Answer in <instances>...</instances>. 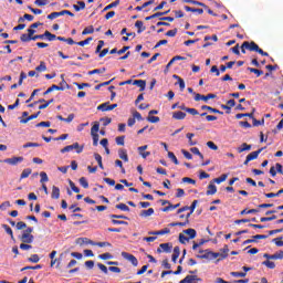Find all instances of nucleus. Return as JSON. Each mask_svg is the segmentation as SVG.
I'll list each match as a JSON object with an SVG mask.
<instances>
[{
    "label": "nucleus",
    "mask_w": 283,
    "mask_h": 283,
    "mask_svg": "<svg viewBox=\"0 0 283 283\" xmlns=\"http://www.w3.org/2000/svg\"><path fill=\"white\" fill-rule=\"evenodd\" d=\"M243 48H245V50H249L250 52H258V54H261V56H269V53L260 49V46L255 42L245 41L243 42Z\"/></svg>",
    "instance_id": "obj_1"
},
{
    "label": "nucleus",
    "mask_w": 283,
    "mask_h": 283,
    "mask_svg": "<svg viewBox=\"0 0 283 283\" xmlns=\"http://www.w3.org/2000/svg\"><path fill=\"white\" fill-rule=\"evenodd\" d=\"M75 149L76 154H83L84 146H80L78 143H74L73 145H69L61 149V154H66L67 151H73Z\"/></svg>",
    "instance_id": "obj_2"
},
{
    "label": "nucleus",
    "mask_w": 283,
    "mask_h": 283,
    "mask_svg": "<svg viewBox=\"0 0 283 283\" xmlns=\"http://www.w3.org/2000/svg\"><path fill=\"white\" fill-rule=\"evenodd\" d=\"M18 238L24 244H32L34 242V235L28 234L27 232H23V231H22V234H20Z\"/></svg>",
    "instance_id": "obj_3"
},
{
    "label": "nucleus",
    "mask_w": 283,
    "mask_h": 283,
    "mask_svg": "<svg viewBox=\"0 0 283 283\" xmlns=\"http://www.w3.org/2000/svg\"><path fill=\"white\" fill-rule=\"evenodd\" d=\"M118 107V104H112L109 105V102L103 103L97 106V109L99 112H112L113 109H116Z\"/></svg>",
    "instance_id": "obj_4"
},
{
    "label": "nucleus",
    "mask_w": 283,
    "mask_h": 283,
    "mask_svg": "<svg viewBox=\"0 0 283 283\" xmlns=\"http://www.w3.org/2000/svg\"><path fill=\"white\" fill-rule=\"evenodd\" d=\"M122 256L125 260H128V262H130L133 266H138V259H136V256H134L133 254H129L127 252H122Z\"/></svg>",
    "instance_id": "obj_5"
},
{
    "label": "nucleus",
    "mask_w": 283,
    "mask_h": 283,
    "mask_svg": "<svg viewBox=\"0 0 283 283\" xmlns=\"http://www.w3.org/2000/svg\"><path fill=\"white\" fill-rule=\"evenodd\" d=\"M266 238H269V235L266 234H256V235H253V239L245 240L243 242V245L251 244L252 242H256V240H266Z\"/></svg>",
    "instance_id": "obj_6"
},
{
    "label": "nucleus",
    "mask_w": 283,
    "mask_h": 283,
    "mask_svg": "<svg viewBox=\"0 0 283 283\" xmlns=\"http://www.w3.org/2000/svg\"><path fill=\"white\" fill-rule=\"evenodd\" d=\"M210 98H216V94L201 95L199 93L195 94V101H209Z\"/></svg>",
    "instance_id": "obj_7"
},
{
    "label": "nucleus",
    "mask_w": 283,
    "mask_h": 283,
    "mask_svg": "<svg viewBox=\"0 0 283 283\" xmlns=\"http://www.w3.org/2000/svg\"><path fill=\"white\" fill-rule=\"evenodd\" d=\"M7 165H19V163H23V157H12L3 160Z\"/></svg>",
    "instance_id": "obj_8"
},
{
    "label": "nucleus",
    "mask_w": 283,
    "mask_h": 283,
    "mask_svg": "<svg viewBox=\"0 0 283 283\" xmlns=\"http://www.w3.org/2000/svg\"><path fill=\"white\" fill-rule=\"evenodd\" d=\"M75 243L80 244V247H83V244H92V247H94V244H96V242L90 240L88 238H77Z\"/></svg>",
    "instance_id": "obj_9"
},
{
    "label": "nucleus",
    "mask_w": 283,
    "mask_h": 283,
    "mask_svg": "<svg viewBox=\"0 0 283 283\" xmlns=\"http://www.w3.org/2000/svg\"><path fill=\"white\" fill-rule=\"evenodd\" d=\"M61 82L60 85H57V91L63 92V90H70V84H67V82H65V75L62 74L61 75Z\"/></svg>",
    "instance_id": "obj_10"
},
{
    "label": "nucleus",
    "mask_w": 283,
    "mask_h": 283,
    "mask_svg": "<svg viewBox=\"0 0 283 283\" xmlns=\"http://www.w3.org/2000/svg\"><path fill=\"white\" fill-rule=\"evenodd\" d=\"M199 253L201 254H198L197 258H199V260H211V251L209 250H201L199 251Z\"/></svg>",
    "instance_id": "obj_11"
},
{
    "label": "nucleus",
    "mask_w": 283,
    "mask_h": 283,
    "mask_svg": "<svg viewBox=\"0 0 283 283\" xmlns=\"http://www.w3.org/2000/svg\"><path fill=\"white\" fill-rule=\"evenodd\" d=\"M133 85H137L139 87V92H145V87H147V82L145 80H135Z\"/></svg>",
    "instance_id": "obj_12"
},
{
    "label": "nucleus",
    "mask_w": 283,
    "mask_h": 283,
    "mask_svg": "<svg viewBox=\"0 0 283 283\" xmlns=\"http://www.w3.org/2000/svg\"><path fill=\"white\" fill-rule=\"evenodd\" d=\"M158 253H171V247L169 245V243H161L159 245V249H157Z\"/></svg>",
    "instance_id": "obj_13"
},
{
    "label": "nucleus",
    "mask_w": 283,
    "mask_h": 283,
    "mask_svg": "<svg viewBox=\"0 0 283 283\" xmlns=\"http://www.w3.org/2000/svg\"><path fill=\"white\" fill-rule=\"evenodd\" d=\"M51 198L53 200H59V198H61V189H59V187H56V186L52 187Z\"/></svg>",
    "instance_id": "obj_14"
},
{
    "label": "nucleus",
    "mask_w": 283,
    "mask_h": 283,
    "mask_svg": "<svg viewBox=\"0 0 283 283\" xmlns=\"http://www.w3.org/2000/svg\"><path fill=\"white\" fill-rule=\"evenodd\" d=\"M172 118H175V120H185V118H187V113H184L181 111L175 112L172 114Z\"/></svg>",
    "instance_id": "obj_15"
},
{
    "label": "nucleus",
    "mask_w": 283,
    "mask_h": 283,
    "mask_svg": "<svg viewBox=\"0 0 283 283\" xmlns=\"http://www.w3.org/2000/svg\"><path fill=\"white\" fill-rule=\"evenodd\" d=\"M149 235H166L167 233H171V230H169V228H165L163 230H159V231H151V232H148Z\"/></svg>",
    "instance_id": "obj_16"
},
{
    "label": "nucleus",
    "mask_w": 283,
    "mask_h": 283,
    "mask_svg": "<svg viewBox=\"0 0 283 283\" xmlns=\"http://www.w3.org/2000/svg\"><path fill=\"white\" fill-rule=\"evenodd\" d=\"M264 150V148H261L259 150L252 151L250 153L247 157L248 160H255L258 158V156H260V154H262V151Z\"/></svg>",
    "instance_id": "obj_17"
},
{
    "label": "nucleus",
    "mask_w": 283,
    "mask_h": 283,
    "mask_svg": "<svg viewBox=\"0 0 283 283\" xmlns=\"http://www.w3.org/2000/svg\"><path fill=\"white\" fill-rule=\"evenodd\" d=\"M172 78H175L176 81H178V85H179V87H180V92H184V91H185V87H186V85H185V80H182L180 76H178V75H176V74L172 75Z\"/></svg>",
    "instance_id": "obj_18"
},
{
    "label": "nucleus",
    "mask_w": 283,
    "mask_h": 283,
    "mask_svg": "<svg viewBox=\"0 0 283 283\" xmlns=\"http://www.w3.org/2000/svg\"><path fill=\"white\" fill-rule=\"evenodd\" d=\"M118 156L124 163H129V157L127 156V150L125 149H119L118 150Z\"/></svg>",
    "instance_id": "obj_19"
},
{
    "label": "nucleus",
    "mask_w": 283,
    "mask_h": 283,
    "mask_svg": "<svg viewBox=\"0 0 283 283\" xmlns=\"http://www.w3.org/2000/svg\"><path fill=\"white\" fill-rule=\"evenodd\" d=\"M218 192V187H216V185H213V184H210L209 186H208V190H207V196H214V193H217Z\"/></svg>",
    "instance_id": "obj_20"
},
{
    "label": "nucleus",
    "mask_w": 283,
    "mask_h": 283,
    "mask_svg": "<svg viewBox=\"0 0 283 283\" xmlns=\"http://www.w3.org/2000/svg\"><path fill=\"white\" fill-rule=\"evenodd\" d=\"M139 216L142 218H149V216H154V208H149L148 210H142Z\"/></svg>",
    "instance_id": "obj_21"
},
{
    "label": "nucleus",
    "mask_w": 283,
    "mask_h": 283,
    "mask_svg": "<svg viewBox=\"0 0 283 283\" xmlns=\"http://www.w3.org/2000/svg\"><path fill=\"white\" fill-rule=\"evenodd\" d=\"M135 28H137L138 34L145 32V30H146L145 24L140 20L136 21Z\"/></svg>",
    "instance_id": "obj_22"
},
{
    "label": "nucleus",
    "mask_w": 283,
    "mask_h": 283,
    "mask_svg": "<svg viewBox=\"0 0 283 283\" xmlns=\"http://www.w3.org/2000/svg\"><path fill=\"white\" fill-rule=\"evenodd\" d=\"M184 233L186 235H189L190 240H193V238H196V235H197L196 229H191V228L184 230Z\"/></svg>",
    "instance_id": "obj_23"
},
{
    "label": "nucleus",
    "mask_w": 283,
    "mask_h": 283,
    "mask_svg": "<svg viewBox=\"0 0 283 283\" xmlns=\"http://www.w3.org/2000/svg\"><path fill=\"white\" fill-rule=\"evenodd\" d=\"M222 109L230 112L231 107H235V99H229L226 105H221Z\"/></svg>",
    "instance_id": "obj_24"
},
{
    "label": "nucleus",
    "mask_w": 283,
    "mask_h": 283,
    "mask_svg": "<svg viewBox=\"0 0 283 283\" xmlns=\"http://www.w3.org/2000/svg\"><path fill=\"white\" fill-rule=\"evenodd\" d=\"M73 9L75 12H81V10H85V2L77 1V4H73Z\"/></svg>",
    "instance_id": "obj_25"
},
{
    "label": "nucleus",
    "mask_w": 283,
    "mask_h": 283,
    "mask_svg": "<svg viewBox=\"0 0 283 283\" xmlns=\"http://www.w3.org/2000/svg\"><path fill=\"white\" fill-rule=\"evenodd\" d=\"M178 207H180V203L171 205V202H169L167 207L163 208V211L167 213V211H174V209H178Z\"/></svg>",
    "instance_id": "obj_26"
},
{
    "label": "nucleus",
    "mask_w": 283,
    "mask_h": 283,
    "mask_svg": "<svg viewBox=\"0 0 283 283\" xmlns=\"http://www.w3.org/2000/svg\"><path fill=\"white\" fill-rule=\"evenodd\" d=\"M178 258H180V248L179 247H175L174 248V253H172V262H177Z\"/></svg>",
    "instance_id": "obj_27"
},
{
    "label": "nucleus",
    "mask_w": 283,
    "mask_h": 283,
    "mask_svg": "<svg viewBox=\"0 0 283 283\" xmlns=\"http://www.w3.org/2000/svg\"><path fill=\"white\" fill-rule=\"evenodd\" d=\"M94 158H95V160H96L98 167H99L101 169H105V167L103 166V157H102L99 154L95 153V154H94Z\"/></svg>",
    "instance_id": "obj_28"
},
{
    "label": "nucleus",
    "mask_w": 283,
    "mask_h": 283,
    "mask_svg": "<svg viewBox=\"0 0 283 283\" xmlns=\"http://www.w3.org/2000/svg\"><path fill=\"white\" fill-rule=\"evenodd\" d=\"M201 109H207V111L210 112L211 114H222V112H220L219 109L213 108V107L208 106V105L201 106Z\"/></svg>",
    "instance_id": "obj_29"
},
{
    "label": "nucleus",
    "mask_w": 283,
    "mask_h": 283,
    "mask_svg": "<svg viewBox=\"0 0 283 283\" xmlns=\"http://www.w3.org/2000/svg\"><path fill=\"white\" fill-rule=\"evenodd\" d=\"M2 229H4L6 233L10 235L11 240H14V233L12 232V228L8 224H2Z\"/></svg>",
    "instance_id": "obj_30"
},
{
    "label": "nucleus",
    "mask_w": 283,
    "mask_h": 283,
    "mask_svg": "<svg viewBox=\"0 0 283 283\" xmlns=\"http://www.w3.org/2000/svg\"><path fill=\"white\" fill-rule=\"evenodd\" d=\"M239 154H242V151H251V145L243 143L241 147L238 148Z\"/></svg>",
    "instance_id": "obj_31"
},
{
    "label": "nucleus",
    "mask_w": 283,
    "mask_h": 283,
    "mask_svg": "<svg viewBox=\"0 0 283 283\" xmlns=\"http://www.w3.org/2000/svg\"><path fill=\"white\" fill-rule=\"evenodd\" d=\"M186 12H198V14H203L205 10L203 9H196L191 8L189 6L185 7Z\"/></svg>",
    "instance_id": "obj_32"
},
{
    "label": "nucleus",
    "mask_w": 283,
    "mask_h": 283,
    "mask_svg": "<svg viewBox=\"0 0 283 283\" xmlns=\"http://www.w3.org/2000/svg\"><path fill=\"white\" fill-rule=\"evenodd\" d=\"M119 3H120V0H116V1L112 2L111 4L106 6L103 9V12H107V10H112V8H116Z\"/></svg>",
    "instance_id": "obj_33"
},
{
    "label": "nucleus",
    "mask_w": 283,
    "mask_h": 283,
    "mask_svg": "<svg viewBox=\"0 0 283 283\" xmlns=\"http://www.w3.org/2000/svg\"><path fill=\"white\" fill-rule=\"evenodd\" d=\"M217 258H222V260H224V258H227V253L211 252V260H216Z\"/></svg>",
    "instance_id": "obj_34"
},
{
    "label": "nucleus",
    "mask_w": 283,
    "mask_h": 283,
    "mask_svg": "<svg viewBox=\"0 0 283 283\" xmlns=\"http://www.w3.org/2000/svg\"><path fill=\"white\" fill-rule=\"evenodd\" d=\"M228 178L227 174L221 175L219 178H214L213 182H216L217 185H220L221 182H224Z\"/></svg>",
    "instance_id": "obj_35"
},
{
    "label": "nucleus",
    "mask_w": 283,
    "mask_h": 283,
    "mask_svg": "<svg viewBox=\"0 0 283 283\" xmlns=\"http://www.w3.org/2000/svg\"><path fill=\"white\" fill-rule=\"evenodd\" d=\"M191 154H195L196 156H199V158L205 159V156L202 155V153H200V149H198V147H192L190 148Z\"/></svg>",
    "instance_id": "obj_36"
},
{
    "label": "nucleus",
    "mask_w": 283,
    "mask_h": 283,
    "mask_svg": "<svg viewBox=\"0 0 283 283\" xmlns=\"http://www.w3.org/2000/svg\"><path fill=\"white\" fill-rule=\"evenodd\" d=\"M249 117V118H253V113H239L235 115V118L238 120H240V118H244V117Z\"/></svg>",
    "instance_id": "obj_37"
},
{
    "label": "nucleus",
    "mask_w": 283,
    "mask_h": 283,
    "mask_svg": "<svg viewBox=\"0 0 283 283\" xmlns=\"http://www.w3.org/2000/svg\"><path fill=\"white\" fill-rule=\"evenodd\" d=\"M106 72V69L105 67H102V69H95L93 71H90L88 72V75L92 76V74H105Z\"/></svg>",
    "instance_id": "obj_38"
},
{
    "label": "nucleus",
    "mask_w": 283,
    "mask_h": 283,
    "mask_svg": "<svg viewBox=\"0 0 283 283\" xmlns=\"http://www.w3.org/2000/svg\"><path fill=\"white\" fill-rule=\"evenodd\" d=\"M48 70V66L45 65V62L41 61L40 65L35 67L36 72H45Z\"/></svg>",
    "instance_id": "obj_39"
},
{
    "label": "nucleus",
    "mask_w": 283,
    "mask_h": 283,
    "mask_svg": "<svg viewBox=\"0 0 283 283\" xmlns=\"http://www.w3.org/2000/svg\"><path fill=\"white\" fill-rule=\"evenodd\" d=\"M20 40H21L23 43H28V42L32 41V36L29 35V33H23V34L20 36Z\"/></svg>",
    "instance_id": "obj_40"
},
{
    "label": "nucleus",
    "mask_w": 283,
    "mask_h": 283,
    "mask_svg": "<svg viewBox=\"0 0 283 283\" xmlns=\"http://www.w3.org/2000/svg\"><path fill=\"white\" fill-rule=\"evenodd\" d=\"M168 158L175 164V165H179L180 163L178 161V158L176 157V155L172 151L168 153Z\"/></svg>",
    "instance_id": "obj_41"
},
{
    "label": "nucleus",
    "mask_w": 283,
    "mask_h": 283,
    "mask_svg": "<svg viewBox=\"0 0 283 283\" xmlns=\"http://www.w3.org/2000/svg\"><path fill=\"white\" fill-rule=\"evenodd\" d=\"M189 224V220H186L185 222H171L169 223V227H187Z\"/></svg>",
    "instance_id": "obj_42"
},
{
    "label": "nucleus",
    "mask_w": 283,
    "mask_h": 283,
    "mask_svg": "<svg viewBox=\"0 0 283 283\" xmlns=\"http://www.w3.org/2000/svg\"><path fill=\"white\" fill-rule=\"evenodd\" d=\"M249 213H260V209H250V210L244 209L241 211V216H247Z\"/></svg>",
    "instance_id": "obj_43"
},
{
    "label": "nucleus",
    "mask_w": 283,
    "mask_h": 283,
    "mask_svg": "<svg viewBox=\"0 0 283 283\" xmlns=\"http://www.w3.org/2000/svg\"><path fill=\"white\" fill-rule=\"evenodd\" d=\"M273 220H277V216L273 214L272 217H262L260 219L261 222H271Z\"/></svg>",
    "instance_id": "obj_44"
},
{
    "label": "nucleus",
    "mask_w": 283,
    "mask_h": 283,
    "mask_svg": "<svg viewBox=\"0 0 283 283\" xmlns=\"http://www.w3.org/2000/svg\"><path fill=\"white\" fill-rule=\"evenodd\" d=\"M30 174H32V169L25 168L20 176L21 180H23V178H28Z\"/></svg>",
    "instance_id": "obj_45"
},
{
    "label": "nucleus",
    "mask_w": 283,
    "mask_h": 283,
    "mask_svg": "<svg viewBox=\"0 0 283 283\" xmlns=\"http://www.w3.org/2000/svg\"><path fill=\"white\" fill-rule=\"evenodd\" d=\"M40 182L43 185V182H48L50 180V178H48V174L45 171H41L40 172Z\"/></svg>",
    "instance_id": "obj_46"
},
{
    "label": "nucleus",
    "mask_w": 283,
    "mask_h": 283,
    "mask_svg": "<svg viewBox=\"0 0 283 283\" xmlns=\"http://www.w3.org/2000/svg\"><path fill=\"white\" fill-rule=\"evenodd\" d=\"M249 72H251L252 74H256V76H262V74H264V71L258 70V69H253V67H248Z\"/></svg>",
    "instance_id": "obj_47"
},
{
    "label": "nucleus",
    "mask_w": 283,
    "mask_h": 283,
    "mask_svg": "<svg viewBox=\"0 0 283 283\" xmlns=\"http://www.w3.org/2000/svg\"><path fill=\"white\" fill-rule=\"evenodd\" d=\"M44 39H48V41H54L56 39V35L50 33V31H45Z\"/></svg>",
    "instance_id": "obj_48"
},
{
    "label": "nucleus",
    "mask_w": 283,
    "mask_h": 283,
    "mask_svg": "<svg viewBox=\"0 0 283 283\" xmlns=\"http://www.w3.org/2000/svg\"><path fill=\"white\" fill-rule=\"evenodd\" d=\"M80 185L84 188L87 189L90 187V182H87V179L85 177L80 178Z\"/></svg>",
    "instance_id": "obj_49"
},
{
    "label": "nucleus",
    "mask_w": 283,
    "mask_h": 283,
    "mask_svg": "<svg viewBox=\"0 0 283 283\" xmlns=\"http://www.w3.org/2000/svg\"><path fill=\"white\" fill-rule=\"evenodd\" d=\"M193 136H196L193 133H188V134L186 135V137H187L188 140H189V145H190L191 147H193V145H197V143L193 142V139H191V138H193Z\"/></svg>",
    "instance_id": "obj_50"
},
{
    "label": "nucleus",
    "mask_w": 283,
    "mask_h": 283,
    "mask_svg": "<svg viewBox=\"0 0 283 283\" xmlns=\"http://www.w3.org/2000/svg\"><path fill=\"white\" fill-rule=\"evenodd\" d=\"M263 266H266L268 269H275V262L273 261H263Z\"/></svg>",
    "instance_id": "obj_51"
},
{
    "label": "nucleus",
    "mask_w": 283,
    "mask_h": 283,
    "mask_svg": "<svg viewBox=\"0 0 283 283\" xmlns=\"http://www.w3.org/2000/svg\"><path fill=\"white\" fill-rule=\"evenodd\" d=\"M147 122H148V123H160V117L149 115V116L147 117Z\"/></svg>",
    "instance_id": "obj_52"
},
{
    "label": "nucleus",
    "mask_w": 283,
    "mask_h": 283,
    "mask_svg": "<svg viewBox=\"0 0 283 283\" xmlns=\"http://www.w3.org/2000/svg\"><path fill=\"white\" fill-rule=\"evenodd\" d=\"M82 34L83 35H85V34H94V27L91 25V27L85 28L83 30Z\"/></svg>",
    "instance_id": "obj_53"
},
{
    "label": "nucleus",
    "mask_w": 283,
    "mask_h": 283,
    "mask_svg": "<svg viewBox=\"0 0 283 283\" xmlns=\"http://www.w3.org/2000/svg\"><path fill=\"white\" fill-rule=\"evenodd\" d=\"M115 207L116 209H120V211H129V207L125 203H118Z\"/></svg>",
    "instance_id": "obj_54"
},
{
    "label": "nucleus",
    "mask_w": 283,
    "mask_h": 283,
    "mask_svg": "<svg viewBox=\"0 0 283 283\" xmlns=\"http://www.w3.org/2000/svg\"><path fill=\"white\" fill-rule=\"evenodd\" d=\"M99 125L98 124H95L92 128H91V134L92 136H96L98 135V129H99Z\"/></svg>",
    "instance_id": "obj_55"
},
{
    "label": "nucleus",
    "mask_w": 283,
    "mask_h": 283,
    "mask_svg": "<svg viewBox=\"0 0 283 283\" xmlns=\"http://www.w3.org/2000/svg\"><path fill=\"white\" fill-rule=\"evenodd\" d=\"M232 277H247V272H231Z\"/></svg>",
    "instance_id": "obj_56"
},
{
    "label": "nucleus",
    "mask_w": 283,
    "mask_h": 283,
    "mask_svg": "<svg viewBox=\"0 0 283 283\" xmlns=\"http://www.w3.org/2000/svg\"><path fill=\"white\" fill-rule=\"evenodd\" d=\"M93 41V38H87L84 41H80L77 42V45H81V48L85 46V45H90V42Z\"/></svg>",
    "instance_id": "obj_57"
},
{
    "label": "nucleus",
    "mask_w": 283,
    "mask_h": 283,
    "mask_svg": "<svg viewBox=\"0 0 283 283\" xmlns=\"http://www.w3.org/2000/svg\"><path fill=\"white\" fill-rule=\"evenodd\" d=\"M17 229L19 231L23 230V229H28V224H25V222L23 221H19L17 224H15Z\"/></svg>",
    "instance_id": "obj_58"
},
{
    "label": "nucleus",
    "mask_w": 283,
    "mask_h": 283,
    "mask_svg": "<svg viewBox=\"0 0 283 283\" xmlns=\"http://www.w3.org/2000/svg\"><path fill=\"white\" fill-rule=\"evenodd\" d=\"M272 260H283V251L272 254Z\"/></svg>",
    "instance_id": "obj_59"
},
{
    "label": "nucleus",
    "mask_w": 283,
    "mask_h": 283,
    "mask_svg": "<svg viewBox=\"0 0 283 283\" xmlns=\"http://www.w3.org/2000/svg\"><path fill=\"white\" fill-rule=\"evenodd\" d=\"M179 242H181V244H187V242H189V238H187V235L180 233L179 234Z\"/></svg>",
    "instance_id": "obj_60"
},
{
    "label": "nucleus",
    "mask_w": 283,
    "mask_h": 283,
    "mask_svg": "<svg viewBox=\"0 0 283 283\" xmlns=\"http://www.w3.org/2000/svg\"><path fill=\"white\" fill-rule=\"evenodd\" d=\"M29 147H41L39 143H27L23 145V149H28Z\"/></svg>",
    "instance_id": "obj_61"
},
{
    "label": "nucleus",
    "mask_w": 283,
    "mask_h": 283,
    "mask_svg": "<svg viewBox=\"0 0 283 283\" xmlns=\"http://www.w3.org/2000/svg\"><path fill=\"white\" fill-rule=\"evenodd\" d=\"M207 147H209V149H212L213 151H218V145H216V143L213 142H208Z\"/></svg>",
    "instance_id": "obj_62"
},
{
    "label": "nucleus",
    "mask_w": 283,
    "mask_h": 283,
    "mask_svg": "<svg viewBox=\"0 0 283 283\" xmlns=\"http://www.w3.org/2000/svg\"><path fill=\"white\" fill-rule=\"evenodd\" d=\"M39 260H41V259L39 258L38 254H33L29 258V262H33L34 264H36L39 262Z\"/></svg>",
    "instance_id": "obj_63"
},
{
    "label": "nucleus",
    "mask_w": 283,
    "mask_h": 283,
    "mask_svg": "<svg viewBox=\"0 0 283 283\" xmlns=\"http://www.w3.org/2000/svg\"><path fill=\"white\" fill-rule=\"evenodd\" d=\"M57 17H61V11L60 12H52L51 14L48 15V19L54 20V19H57Z\"/></svg>",
    "instance_id": "obj_64"
}]
</instances>
